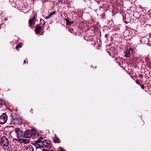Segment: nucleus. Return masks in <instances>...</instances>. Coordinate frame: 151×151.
<instances>
[{"instance_id": "obj_10", "label": "nucleus", "mask_w": 151, "mask_h": 151, "mask_svg": "<svg viewBox=\"0 0 151 151\" xmlns=\"http://www.w3.org/2000/svg\"><path fill=\"white\" fill-rule=\"evenodd\" d=\"M41 27L40 26H37L35 29V32L37 34H39L41 30Z\"/></svg>"}, {"instance_id": "obj_8", "label": "nucleus", "mask_w": 151, "mask_h": 151, "mask_svg": "<svg viewBox=\"0 0 151 151\" xmlns=\"http://www.w3.org/2000/svg\"><path fill=\"white\" fill-rule=\"evenodd\" d=\"M18 140L20 143H23L24 144H27L29 143V140L27 139H19Z\"/></svg>"}, {"instance_id": "obj_15", "label": "nucleus", "mask_w": 151, "mask_h": 151, "mask_svg": "<svg viewBox=\"0 0 151 151\" xmlns=\"http://www.w3.org/2000/svg\"><path fill=\"white\" fill-rule=\"evenodd\" d=\"M43 139V138L42 137H40L39 138V139L37 140V142H38L39 143L38 144H40V142L42 141V140Z\"/></svg>"}, {"instance_id": "obj_14", "label": "nucleus", "mask_w": 151, "mask_h": 151, "mask_svg": "<svg viewBox=\"0 0 151 151\" xmlns=\"http://www.w3.org/2000/svg\"><path fill=\"white\" fill-rule=\"evenodd\" d=\"M54 141L55 143H59V139L56 137H55L54 138Z\"/></svg>"}, {"instance_id": "obj_19", "label": "nucleus", "mask_w": 151, "mask_h": 151, "mask_svg": "<svg viewBox=\"0 0 151 151\" xmlns=\"http://www.w3.org/2000/svg\"><path fill=\"white\" fill-rule=\"evenodd\" d=\"M136 83L137 84H138L139 85H140V82L139 81H137L136 82Z\"/></svg>"}, {"instance_id": "obj_11", "label": "nucleus", "mask_w": 151, "mask_h": 151, "mask_svg": "<svg viewBox=\"0 0 151 151\" xmlns=\"http://www.w3.org/2000/svg\"><path fill=\"white\" fill-rule=\"evenodd\" d=\"M125 56L126 57H129L130 55V53L129 50L127 49L125 52Z\"/></svg>"}, {"instance_id": "obj_2", "label": "nucleus", "mask_w": 151, "mask_h": 151, "mask_svg": "<svg viewBox=\"0 0 151 151\" xmlns=\"http://www.w3.org/2000/svg\"><path fill=\"white\" fill-rule=\"evenodd\" d=\"M0 144L5 150L9 148V141L8 139L5 136H3L0 139Z\"/></svg>"}, {"instance_id": "obj_3", "label": "nucleus", "mask_w": 151, "mask_h": 151, "mask_svg": "<svg viewBox=\"0 0 151 151\" xmlns=\"http://www.w3.org/2000/svg\"><path fill=\"white\" fill-rule=\"evenodd\" d=\"M39 146L42 147L47 148H50L51 147V142L50 141L45 139L40 142V144L37 145Z\"/></svg>"}, {"instance_id": "obj_12", "label": "nucleus", "mask_w": 151, "mask_h": 151, "mask_svg": "<svg viewBox=\"0 0 151 151\" xmlns=\"http://www.w3.org/2000/svg\"><path fill=\"white\" fill-rule=\"evenodd\" d=\"M65 20L66 22V24L67 25H70L73 23V22L70 21L69 19H65Z\"/></svg>"}, {"instance_id": "obj_5", "label": "nucleus", "mask_w": 151, "mask_h": 151, "mask_svg": "<svg viewBox=\"0 0 151 151\" xmlns=\"http://www.w3.org/2000/svg\"><path fill=\"white\" fill-rule=\"evenodd\" d=\"M16 134L17 138H20L23 135L22 131L19 128L15 129Z\"/></svg>"}, {"instance_id": "obj_1", "label": "nucleus", "mask_w": 151, "mask_h": 151, "mask_svg": "<svg viewBox=\"0 0 151 151\" xmlns=\"http://www.w3.org/2000/svg\"><path fill=\"white\" fill-rule=\"evenodd\" d=\"M24 136L26 138L32 137L34 139L39 137V133L35 129L26 130L24 132Z\"/></svg>"}, {"instance_id": "obj_27", "label": "nucleus", "mask_w": 151, "mask_h": 151, "mask_svg": "<svg viewBox=\"0 0 151 151\" xmlns=\"http://www.w3.org/2000/svg\"><path fill=\"white\" fill-rule=\"evenodd\" d=\"M26 62V61L25 60H24V64Z\"/></svg>"}, {"instance_id": "obj_21", "label": "nucleus", "mask_w": 151, "mask_h": 151, "mask_svg": "<svg viewBox=\"0 0 151 151\" xmlns=\"http://www.w3.org/2000/svg\"><path fill=\"white\" fill-rule=\"evenodd\" d=\"M43 151H53L51 150H45V149H43Z\"/></svg>"}, {"instance_id": "obj_4", "label": "nucleus", "mask_w": 151, "mask_h": 151, "mask_svg": "<svg viewBox=\"0 0 151 151\" xmlns=\"http://www.w3.org/2000/svg\"><path fill=\"white\" fill-rule=\"evenodd\" d=\"M7 116L5 113H3L0 116V124H4L7 121Z\"/></svg>"}, {"instance_id": "obj_24", "label": "nucleus", "mask_w": 151, "mask_h": 151, "mask_svg": "<svg viewBox=\"0 0 151 151\" xmlns=\"http://www.w3.org/2000/svg\"><path fill=\"white\" fill-rule=\"evenodd\" d=\"M13 139L14 140H16V141H17V140H18V139H15V138H14Z\"/></svg>"}, {"instance_id": "obj_30", "label": "nucleus", "mask_w": 151, "mask_h": 151, "mask_svg": "<svg viewBox=\"0 0 151 151\" xmlns=\"http://www.w3.org/2000/svg\"><path fill=\"white\" fill-rule=\"evenodd\" d=\"M130 50H132V49L131 48H130Z\"/></svg>"}, {"instance_id": "obj_17", "label": "nucleus", "mask_w": 151, "mask_h": 151, "mask_svg": "<svg viewBox=\"0 0 151 151\" xmlns=\"http://www.w3.org/2000/svg\"><path fill=\"white\" fill-rule=\"evenodd\" d=\"M55 11H54V12H52L51 14H50V16H51L52 15L55 14Z\"/></svg>"}, {"instance_id": "obj_6", "label": "nucleus", "mask_w": 151, "mask_h": 151, "mask_svg": "<svg viewBox=\"0 0 151 151\" xmlns=\"http://www.w3.org/2000/svg\"><path fill=\"white\" fill-rule=\"evenodd\" d=\"M12 121L14 123L16 124H20L22 123V120L21 119L19 118H15L14 117H12Z\"/></svg>"}, {"instance_id": "obj_26", "label": "nucleus", "mask_w": 151, "mask_h": 151, "mask_svg": "<svg viewBox=\"0 0 151 151\" xmlns=\"http://www.w3.org/2000/svg\"><path fill=\"white\" fill-rule=\"evenodd\" d=\"M0 101H1V100H0ZM1 102H0V107H1Z\"/></svg>"}, {"instance_id": "obj_28", "label": "nucleus", "mask_w": 151, "mask_h": 151, "mask_svg": "<svg viewBox=\"0 0 151 151\" xmlns=\"http://www.w3.org/2000/svg\"><path fill=\"white\" fill-rule=\"evenodd\" d=\"M107 36V35H105V37H107V36Z\"/></svg>"}, {"instance_id": "obj_22", "label": "nucleus", "mask_w": 151, "mask_h": 151, "mask_svg": "<svg viewBox=\"0 0 151 151\" xmlns=\"http://www.w3.org/2000/svg\"><path fill=\"white\" fill-rule=\"evenodd\" d=\"M141 87L142 89H143L144 88V86L143 85H141Z\"/></svg>"}, {"instance_id": "obj_7", "label": "nucleus", "mask_w": 151, "mask_h": 151, "mask_svg": "<svg viewBox=\"0 0 151 151\" xmlns=\"http://www.w3.org/2000/svg\"><path fill=\"white\" fill-rule=\"evenodd\" d=\"M25 151H34V149L32 146L29 145L25 147Z\"/></svg>"}, {"instance_id": "obj_25", "label": "nucleus", "mask_w": 151, "mask_h": 151, "mask_svg": "<svg viewBox=\"0 0 151 151\" xmlns=\"http://www.w3.org/2000/svg\"><path fill=\"white\" fill-rule=\"evenodd\" d=\"M60 151H66L64 150L63 149H61Z\"/></svg>"}, {"instance_id": "obj_9", "label": "nucleus", "mask_w": 151, "mask_h": 151, "mask_svg": "<svg viewBox=\"0 0 151 151\" xmlns=\"http://www.w3.org/2000/svg\"><path fill=\"white\" fill-rule=\"evenodd\" d=\"M29 23L30 25H32L35 24V18L33 17L32 19H30L29 21Z\"/></svg>"}, {"instance_id": "obj_20", "label": "nucleus", "mask_w": 151, "mask_h": 151, "mask_svg": "<svg viewBox=\"0 0 151 151\" xmlns=\"http://www.w3.org/2000/svg\"><path fill=\"white\" fill-rule=\"evenodd\" d=\"M118 59L119 58L117 57H116L114 61H116V62L117 63V61L118 60Z\"/></svg>"}, {"instance_id": "obj_29", "label": "nucleus", "mask_w": 151, "mask_h": 151, "mask_svg": "<svg viewBox=\"0 0 151 151\" xmlns=\"http://www.w3.org/2000/svg\"><path fill=\"white\" fill-rule=\"evenodd\" d=\"M45 23H44V24H43V25H44L45 24Z\"/></svg>"}, {"instance_id": "obj_13", "label": "nucleus", "mask_w": 151, "mask_h": 151, "mask_svg": "<svg viewBox=\"0 0 151 151\" xmlns=\"http://www.w3.org/2000/svg\"><path fill=\"white\" fill-rule=\"evenodd\" d=\"M22 43H19L16 47V50H19V48L21 47L22 46Z\"/></svg>"}, {"instance_id": "obj_18", "label": "nucleus", "mask_w": 151, "mask_h": 151, "mask_svg": "<svg viewBox=\"0 0 151 151\" xmlns=\"http://www.w3.org/2000/svg\"><path fill=\"white\" fill-rule=\"evenodd\" d=\"M50 17V14H49L48 16L46 17L45 18L46 19H48Z\"/></svg>"}, {"instance_id": "obj_23", "label": "nucleus", "mask_w": 151, "mask_h": 151, "mask_svg": "<svg viewBox=\"0 0 151 151\" xmlns=\"http://www.w3.org/2000/svg\"><path fill=\"white\" fill-rule=\"evenodd\" d=\"M9 1L11 3L13 2V0H9Z\"/></svg>"}, {"instance_id": "obj_16", "label": "nucleus", "mask_w": 151, "mask_h": 151, "mask_svg": "<svg viewBox=\"0 0 151 151\" xmlns=\"http://www.w3.org/2000/svg\"><path fill=\"white\" fill-rule=\"evenodd\" d=\"M0 102H1V106H5V104L4 103V101L1 100V101H0Z\"/></svg>"}]
</instances>
